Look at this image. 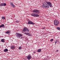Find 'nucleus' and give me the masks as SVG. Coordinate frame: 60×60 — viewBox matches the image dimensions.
<instances>
[{"label":"nucleus","instance_id":"27","mask_svg":"<svg viewBox=\"0 0 60 60\" xmlns=\"http://www.w3.org/2000/svg\"><path fill=\"white\" fill-rule=\"evenodd\" d=\"M27 33H25V34H26V35H27Z\"/></svg>","mask_w":60,"mask_h":60},{"label":"nucleus","instance_id":"10","mask_svg":"<svg viewBox=\"0 0 60 60\" xmlns=\"http://www.w3.org/2000/svg\"><path fill=\"white\" fill-rule=\"evenodd\" d=\"M4 24H2V25L0 26V28H1V27H4Z\"/></svg>","mask_w":60,"mask_h":60},{"label":"nucleus","instance_id":"14","mask_svg":"<svg viewBox=\"0 0 60 60\" xmlns=\"http://www.w3.org/2000/svg\"><path fill=\"white\" fill-rule=\"evenodd\" d=\"M10 31H8L6 32V33H5V34H10Z\"/></svg>","mask_w":60,"mask_h":60},{"label":"nucleus","instance_id":"21","mask_svg":"<svg viewBox=\"0 0 60 60\" xmlns=\"http://www.w3.org/2000/svg\"><path fill=\"white\" fill-rule=\"evenodd\" d=\"M19 22V21H18V20L16 21H15L16 23H18V22Z\"/></svg>","mask_w":60,"mask_h":60},{"label":"nucleus","instance_id":"15","mask_svg":"<svg viewBox=\"0 0 60 60\" xmlns=\"http://www.w3.org/2000/svg\"><path fill=\"white\" fill-rule=\"evenodd\" d=\"M1 7L4 6V3H2L0 4Z\"/></svg>","mask_w":60,"mask_h":60},{"label":"nucleus","instance_id":"20","mask_svg":"<svg viewBox=\"0 0 60 60\" xmlns=\"http://www.w3.org/2000/svg\"><path fill=\"white\" fill-rule=\"evenodd\" d=\"M39 15H35V17H39Z\"/></svg>","mask_w":60,"mask_h":60},{"label":"nucleus","instance_id":"13","mask_svg":"<svg viewBox=\"0 0 60 60\" xmlns=\"http://www.w3.org/2000/svg\"><path fill=\"white\" fill-rule=\"evenodd\" d=\"M8 51V50L7 49H5L4 50V51L5 52H7V51Z\"/></svg>","mask_w":60,"mask_h":60},{"label":"nucleus","instance_id":"17","mask_svg":"<svg viewBox=\"0 0 60 60\" xmlns=\"http://www.w3.org/2000/svg\"><path fill=\"white\" fill-rule=\"evenodd\" d=\"M1 41L2 42H4V39H2L1 40Z\"/></svg>","mask_w":60,"mask_h":60},{"label":"nucleus","instance_id":"6","mask_svg":"<svg viewBox=\"0 0 60 60\" xmlns=\"http://www.w3.org/2000/svg\"><path fill=\"white\" fill-rule=\"evenodd\" d=\"M26 24H28V25H34V23L30 21H29L28 22L26 23Z\"/></svg>","mask_w":60,"mask_h":60},{"label":"nucleus","instance_id":"28","mask_svg":"<svg viewBox=\"0 0 60 60\" xmlns=\"http://www.w3.org/2000/svg\"><path fill=\"white\" fill-rule=\"evenodd\" d=\"M56 43H57V42H56H56L55 43V44H56Z\"/></svg>","mask_w":60,"mask_h":60},{"label":"nucleus","instance_id":"8","mask_svg":"<svg viewBox=\"0 0 60 60\" xmlns=\"http://www.w3.org/2000/svg\"><path fill=\"white\" fill-rule=\"evenodd\" d=\"M11 49H15V48L14 46H13L11 47Z\"/></svg>","mask_w":60,"mask_h":60},{"label":"nucleus","instance_id":"29","mask_svg":"<svg viewBox=\"0 0 60 60\" xmlns=\"http://www.w3.org/2000/svg\"><path fill=\"white\" fill-rule=\"evenodd\" d=\"M57 52H58V50H57L56 51Z\"/></svg>","mask_w":60,"mask_h":60},{"label":"nucleus","instance_id":"24","mask_svg":"<svg viewBox=\"0 0 60 60\" xmlns=\"http://www.w3.org/2000/svg\"><path fill=\"white\" fill-rule=\"evenodd\" d=\"M23 38V37H22L21 38H20V39H22Z\"/></svg>","mask_w":60,"mask_h":60},{"label":"nucleus","instance_id":"22","mask_svg":"<svg viewBox=\"0 0 60 60\" xmlns=\"http://www.w3.org/2000/svg\"><path fill=\"white\" fill-rule=\"evenodd\" d=\"M50 41H53V39H51Z\"/></svg>","mask_w":60,"mask_h":60},{"label":"nucleus","instance_id":"25","mask_svg":"<svg viewBox=\"0 0 60 60\" xmlns=\"http://www.w3.org/2000/svg\"><path fill=\"white\" fill-rule=\"evenodd\" d=\"M27 35H29V33H27Z\"/></svg>","mask_w":60,"mask_h":60},{"label":"nucleus","instance_id":"9","mask_svg":"<svg viewBox=\"0 0 60 60\" xmlns=\"http://www.w3.org/2000/svg\"><path fill=\"white\" fill-rule=\"evenodd\" d=\"M11 6H12V7H15V5H14L13 4V3L12 2H11Z\"/></svg>","mask_w":60,"mask_h":60},{"label":"nucleus","instance_id":"1","mask_svg":"<svg viewBox=\"0 0 60 60\" xmlns=\"http://www.w3.org/2000/svg\"><path fill=\"white\" fill-rule=\"evenodd\" d=\"M52 7V4L50 2L48 1L46 2V3H44L42 6V7L45 8H48L49 7Z\"/></svg>","mask_w":60,"mask_h":60},{"label":"nucleus","instance_id":"5","mask_svg":"<svg viewBox=\"0 0 60 60\" xmlns=\"http://www.w3.org/2000/svg\"><path fill=\"white\" fill-rule=\"evenodd\" d=\"M33 12L34 13H40V11L38 10H34L33 11Z\"/></svg>","mask_w":60,"mask_h":60},{"label":"nucleus","instance_id":"26","mask_svg":"<svg viewBox=\"0 0 60 60\" xmlns=\"http://www.w3.org/2000/svg\"><path fill=\"white\" fill-rule=\"evenodd\" d=\"M45 27L42 28V29H45Z\"/></svg>","mask_w":60,"mask_h":60},{"label":"nucleus","instance_id":"7","mask_svg":"<svg viewBox=\"0 0 60 60\" xmlns=\"http://www.w3.org/2000/svg\"><path fill=\"white\" fill-rule=\"evenodd\" d=\"M32 57L30 55H29L28 56H27V58L28 60H30L32 58Z\"/></svg>","mask_w":60,"mask_h":60},{"label":"nucleus","instance_id":"23","mask_svg":"<svg viewBox=\"0 0 60 60\" xmlns=\"http://www.w3.org/2000/svg\"><path fill=\"white\" fill-rule=\"evenodd\" d=\"M4 6H6V4L5 3H4Z\"/></svg>","mask_w":60,"mask_h":60},{"label":"nucleus","instance_id":"12","mask_svg":"<svg viewBox=\"0 0 60 60\" xmlns=\"http://www.w3.org/2000/svg\"><path fill=\"white\" fill-rule=\"evenodd\" d=\"M35 13H33L31 15L32 16H33V17H35Z\"/></svg>","mask_w":60,"mask_h":60},{"label":"nucleus","instance_id":"11","mask_svg":"<svg viewBox=\"0 0 60 60\" xmlns=\"http://www.w3.org/2000/svg\"><path fill=\"white\" fill-rule=\"evenodd\" d=\"M41 49H40L38 50L37 51V52H41Z\"/></svg>","mask_w":60,"mask_h":60},{"label":"nucleus","instance_id":"18","mask_svg":"<svg viewBox=\"0 0 60 60\" xmlns=\"http://www.w3.org/2000/svg\"><path fill=\"white\" fill-rule=\"evenodd\" d=\"M56 28L59 30H60V28L59 27H57Z\"/></svg>","mask_w":60,"mask_h":60},{"label":"nucleus","instance_id":"2","mask_svg":"<svg viewBox=\"0 0 60 60\" xmlns=\"http://www.w3.org/2000/svg\"><path fill=\"white\" fill-rule=\"evenodd\" d=\"M59 24V22L56 20H55L54 21V25L56 26H57Z\"/></svg>","mask_w":60,"mask_h":60},{"label":"nucleus","instance_id":"19","mask_svg":"<svg viewBox=\"0 0 60 60\" xmlns=\"http://www.w3.org/2000/svg\"><path fill=\"white\" fill-rule=\"evenodd\" d=\"M2 19H4V20L5 19V17H2Z\"/></svg>","mask_w":60,"mask_h":60},{"label":"nucleus","instance_id":"30","mask_svg":"<svg viewBox=\"0 0 60 60\" xmlns=\"http://www.w3.org/2000/svg\"><path fill=\"white\" fill-rule=\"evenodd\" d=\"M35 53V52H34V53Z\"/></svg>","mask_w":60,"mask_h":60},{"label":"nucleus","instance_id":"4","mask_svg":"<svg viewBox=\"0 0 60 60\" xmlns=\"http://www.w3.org/2000/svg\"><path fill=\"white\" fill-rule=\"evenodd\" d=\"M16 36L17 38H20V37L22 36V34L19 33H16Z\"/></svg>","mask_w":60,"mask_h":60},{"label":"nucleus","instance_id":"3","mask_svg":"<svg viewBox=\"0 0 60 60\" xmlns=\"http://www.w3.org/2000/svg\"><path fill=\"white\" fill-rule=\"evenodd\" d=\"M22 31L24 32H29V29H28L27 28L25 27L23 28Z\"/></svg>","mask_w":60,"mask_h":60},{"label":"nucleus","instance_id":"16","mask_svg":"<svg viewBox=\"0 0 60 60\" xmlns=\"http://www.w3.org/2000/svg\"><path fill=\"white\" fill-rule=\"evenodd\" d=\"M19 50H21V49H22V47L21 46L19 47Z\"/></svg>","mask_w":60,"mask_h":60}]
</instances>
